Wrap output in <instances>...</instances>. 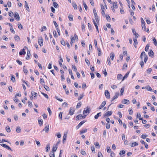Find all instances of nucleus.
Masks as SVG:
<instances>
[{"label": "nucleus", "instance_id": "nucleus-1", "mask_svg": "<svg viewBox=\"0 0 157 157\" xmlns=\"http://www.w3.org/2000/svg\"><path fill=\"white\" fill-rule=\"evenodd\" d=\"M90 108L88 107L87 108H85L84 109L83 113V114H84L86 113L89 114L90 113Z\"/></svg>", "mask_w": 157, "mask_h": 157}, {"label": "nucleus", "instance_id": "nucleus-2", "mask_svg": "<svg viewBox=\"0 0 157 157\" xmlns=\"http://www.w3.org/2000/svg\"><path fill=\"white\" fill-rule=\"evenodd\" d=\"M86 116V115H84V116H83L81 114H79L78 115V116H77L76 117V121H78L79 120V117H80V119L81 118H85Z\"/></svg>", "mask_w": 157, "mask_h": 157}, {"label": "nucleus", "instance_id": "nucleus-3", "mask_svg": "<svg viewBox=\"0 0 157 157\" xmlns=\"http://www.w3.org/2000/svg\"><path fill=\"white\" fill-rule=\"evenodd\" d=\"M112 114V112L111 111H107L106 113L103 115V118L105 117H108L111 116Z\"/></svg>", "mask_w": 157, "mask_h": 157}, {"label": "nucleus", "instance_id": "nucleus-4", "mask_svg": "<svg viewBox=\"0 0 157 157\" xmlns=\"http://www.w3.org/2000/svg\"><path fill=\"white\" fill-rule=\"evenodd\" d=\"M0 145L2 146L7 149H8L9 150H10L11 151H12V149L10 147H9L7 145H6V144H0Z\"/></svg>", "mask_w": 157, "mask_h": 157}, {"label": "nucleus", "instance_id": "nucleus-5", "mask_svg": "<svg viewBox=\"0 0 157 157\" xmlns=\"http://www.w3.org/2000/svg\"><path fill=\"white\" fill-rule=\"evenodd\" d=\"M38 44L40 46H42L43 45V39L41 37H40L38 38Z\"/></svg>", "mask_w": 157, "mask_h": 157}, {"label": "nucleus", "instance_id": "nucleus-6", "mask_svg": "<svg viewBox=\"0 0 157 157\" xmlns=\"http://www.w3.org/2000/svg\"><path fill=\"white\" fill-rule=\"evenodd\" d=\"M105 97L107 98H110V93L109 92L108 90H106L105 91Z\"/></svg>", "mask_w": 157, "mask_h": 157}, {"label": "nucleus", "instance_id": "nucleus-7", "mask_svg": "<svg viewBox=\"0 0 157 157\" xmlns=\"http://www.w3.org/2000/svg\"><path fill=\"white\" fill-rule=\"evenodd\" d=\"M14 18L18 21L20 20V17L18 13L17 12H15L14 13Z\"/></svg>", "mask_w": 157, "mask_h": 157}, {"label": "nucleus", "instance_id": "nucleus-8", "mask_svg": "<svg viewBox=\"0 0 157 157\" xmlns=\"http://www.w3.org/2000/svg\"><path fill=\"white\" fill-rule=\"evenodd\" d=\"M86 121H82L76 126V128L77 129H78Z\"/></svg>", "mask_w": 157, "mask_h": 157}, {"label": "nucleus", "instance_id": "nucleus-9", "mask_svg": "<svg viewBox=\"0 0 157 157\" xmlns=\"http://www.w3.org/2000/svg\"><path fill=\"white\" fill-rule=\"evenodd\" d=\"M49 130V125L48 124L47 125H46L45 128H44L43 129V131H44L45 132H46L47 133Z\"/></svg>", "mask_w": 157, "mask_h": 157}, {"label": "nucleus", "instance_id": "nucleus-10", "mask_svg": "<svg viewBox=\"0 0 157 157\" xmlns=\"http://www.w3.org/2000/svg\"><path fill=\"white\" fill-rule=\"evenodd\" d=\"M119 96V93H115V95L113 97V98L111 100V102H112L114 100L116 99Z\"/></svg>", "mask_w": 157, "mask_h": 157}, {"label": "nucleus", "instance_id": "nucleus-11", "mask_svg": "<svg viewBox=\"0 0 157 157\" xmlns=\"http://www.w3.org/2000/svg\"><path fill=\"white\" fill-rule=\"evenodd\" d=\"M148 55L150 56L151 57H154V53L153 51H152V50L151 49H150V51L148 52Z\"/></svg>", "mask_w": 157, "mask_h": 157}, {"label": "nucleus", "instance_id": "nucleus-12", "mask_svg": "<svg viewBox=\"0 0 157 157\" xmlns=\"http://www.w3.org/2000/svg\"><path fill=\"white\" fill-rule=\"evenodd\" d=\"M132 30L133 33L135 36V38L136 39L138 37L139 35L136 33V30L134 29H132Z\"/></svg>", "mask_w": 157, "mask_h": 157}, {"label": "nucleus", "instance_id": "nucleus-13", "mask_svg": "<svg viewBox=\"0 0 157 157\" xmlns=\"http://www.w3.org/2000/svg\"><path fill=\"white\" fill-rule=\"evenodd\" d=\"M75 110L74 108H71L70 109L69 114L70 115H72L74 113Z\"/></svg>", "mask_w": 157, "mask_h": 157}, {"label": "nucleus", "instance_id": "nucleus-14", "mask_svg": "<svg viewBox=\"0 0 157 157\" xmlns=\"http://www.w3.org/2000/svg\"><path fill=\"white\" fill-rule=\"evenodd\" d=\"M106 102L105 101H104L101 104V105H100V106L99 107V109H101L102 108H103V107H104L105 105L106 104Z\"/></svg>", "mask_w": 157, "mask_h": 157}, {"label": "nucleus", "instance_id": "nucleus-15", "mask_svg": "<svg viewBox=\"0 0 157 157\" xmlns=\"http://www.w3.org/2000/svg\"><path fill=\"white\" fill-rule=\"evenodd\" d=\"M21 51L19 52V55L20 56H21L23 54L25 55L26 54V52L25 51L24 48L22 49Z\"/></svg>", "mask_w": 157, "mask_h": 157}, {"label": "nucleus", "instance_id": "nucleus-16", "mask_svg": "<svg viewBox=\"0 0 157 157\" xmlns=\"http://www.w3.org/2000/svg\"><path fill=\"white\" fill-rule=\"evenodd\" d=\"M30 56V51L28 49L27 56L26 58V59L28 60L29 59Z\"/></svg>", "mask_w": 157, "mask_h": 157}, {"label": "nucleus", "instance_id": "nucleus-17", "mask_svg": "<svg viewBox=\"0 0 157 157\" xmlns=\"http://www.w3.org/2000/svg\"><path fill=\"white\" fill-rule=\"evenodd\" d=\"M133 40L134 43V46L136 48V45L138 44L137 40L136 39V38H134Z\"/></svg>", "mask_w": 157, "mask_h": 157}, {"label": "nucleus", "instance_id": "nucleus-18", "mask_svg": "<svg viewBox=\"0 0 157 157\" xmlns=\"http://www.w3.org/2000/svg\"><path fill=\"white\" fill-rule=\"evenodd\" d=\"M101 112H99L96 115L94 116V118L96 119H98V117L101 116Z\"/></svg>", "mask_w": 157, "mask_h": 157}, {"label": "nucleus", "instance_id": "nucleus-19", "mask_svg": "<svg viewBox=\"0 0 157 157\" xmlns=\"http://www.w3.org/2000/svg\"><path fill=\"white\" fill-rule=\"evenodd\" d=\"M25 8L26 9V10H27L29 11V6L28 5L27 2L26 1H25Z\"/></svg>", "mask_w": 157, "mask_h": 157}, {"label": "nucleus", "instance_id": "nucleus-20", "mask_svg": "<svg viewBox=\"0 0 157 157\" xmlns=\"http://www.w3.org/2000/svg\"><path fill=\"white\" fill-rule=\"evenodd\" d=\"M145 55H146V54H145V52H141V55H140V58L142 60V59H143V57H144V56Z\"/></svg>", "mask_w": 157, "mask_h": 157}, {"label": "nucleus", "instance_id": "nucleus-21", "mask_svg": "<svg viewBox=\"0 0 157 157\" xmlns=\"http://www.w3.org/2000/svg\"><path fill=\"white\" fill-rule=\"evenodd\" d=\"M122 101L124 104H129V101L127 99H124Z\"/></svg>", "mask_w": 157, "mask_h": 157}, {"label": "nucleus", "instance_id": "nucleus-22", "mask_svg": "<svg viewBox=\"0 0 157 157\" xmlns=\"http://www.w3.org/2000/svg\"><path fill=\"white\" fill-rule=\"evenodd\" d=\"M63 62V59H62V58L61 57H60V58L59 59V65H60V67H62V63L61 62Z\"/></svg>", "mask_w": 157, "mask_h": 157}, {"label": "nucleus", "instance_id": "nucleus-23", "mask_svg": "<svg viewBox=\"0 0 157 157\" xmlns=\"http://www.w3.org/2000/svg\"><path fill=\"white\" fill-rule=\"evenodd\" d=\"M10 30L13 33L15 34V32L12 27V25L11 24H10Z\"/></svg>", "mask_w": 157, "mask_h": 157}, {"label": "nucleus", "instance_id": "nucleus-24", "mask_svg": "<svg viewBox=\"0 0 157 157\" xmlns=\"http://www.w3.org/2000/svg\"><path fill=\"white\" fill-rule=\"evenodd\" d=\"M38 121L39 124L40 126H41L43 124V121L42 119H39L38 120Z\"/></svg>", "mask_w": 157, "mask_h": 157}, {"label": "nucleus", "instance_id": "nucleus-25", "mask_svg": "<svg viewBox=\"0 0 157 157\" xmlns=\"http://www.w3.org/2000/svg\"><path fill=\"white\" fill-rule=\"evenodd\" d=\"M125 153V151H124V150H121L120 151V153H119V155H120L121 156V157H122V155H123V154H124Z\"/></svg>", "mask_w": 157, "mask_h": 157}, {"label": "nucleus", "instance_id": "nucleus-26", "mask_svg": "<svg viewBox=\"0 0 157 157\" xmlns=\"http://www.w3.org/2000/svg\"><path fill=\"white\" fill-rule=\"evenodd\" d=\"M138 145V144L137 143L135 142L132 143L131 146L132 147H135V146H136Z\"/></svg>", "mask_w": 157, "mask_h": 157}, {"label": "nucleus", "instance_id": "nucleus-27", "mask_svg": "<svg viewBox=\"0 0 157 157\" xmlns=\"http://www.w3.org/2000/svg\"><path fill=\"white\" fill-rule=\"evenodd\" d=\"M16 131L17 133H20L21 131V129L20 127H17L16 129Z\"/></svg>", "mask_w": 157, "mask_h": 157}, {"label": "nucleus", "instance_id": "nucleus-28", "mask_svg": "<svg viewBox=\"0 0 157 157\" xmlns=\"http://www.w3.org/2000/svg\"><path fill=\"white\" fill-rule=\"evenodd\" d=\"M122 77V76L121 74H118L117 76V79L118 80L121 79V78Z\"/></svg>", "mask_w": 157, "mask_h": 157}, {"label": "nucleus", "instance_id": "nucleus-29", "mask_svg": "<svg viewBox=\"0 0 157 157\" xmlns=\"http://www.w3.org/2000/svg\"><path fill=\"white\" fill-rule=\"evenodd\" d=\"M31 93L32 96H33L34 97H36V95L37 94L36 93L34 92L33 91H32Z\"/></svg>", "mask_w": 157, "mask_h": 157}, {"label": "nucleus", "instance_id": "nucleus-30", "mask_svg": "<svg viewBox=\"0 0 157 157\" xmlns=\"http://www.w3.org/2000/svg\"><path fill=\"white\" fill-rule=\"evenodd\" d=\"M111 56H110V58H111V60H113L114 58V56H115L114 54V53L112 52L111 54Z\"/></svg>", "mask_w": 157, "mask_h": 157}, {"label": "nucleus", "instance_id": "nucleus-31", "mask_svg": "<svg viewBox=\"0 0 157 157\" xmlns=\"http://www.w3.org/2000/svg\"><path fill=\"white\" fill-rule=\"evenodd\" d=\"M97 50L98 52V55L99 56H100L101 55V49L100 48H98Z\"/></svg>", "mask_w": 157, "mask_h": 157}, {"label": "nucleus", "instance_id": "nucleus-32", "mask_svg": "<svg viewBox=\"0 0 157 157\" xmlns=\"http://www.w3.org/2000/svg\"><path fill=\"white\" fill-rule=\"evenodd\" d=\"M83 4L86 10H87L88 7L85 3L83 1Z\"/></svg>", "mask_w": 157, "mask_h": 157}, {"label": "nucleus", "instance_id": "nucleus-33", "mask_svg": "<svg viewBox=\"0 0 157 157\" xmlns=\"http://www.w3.org/2000/svg\"><path fill=\"white\" fill-rule=\"evenodd\" d=\"M6 129L8 132H10V129L9 126H7L6 127Z\"/></svg>", "mask_w": 157, "mask_h": 157}, {"label": "nucleus", "instance_id": "nucleus-34", "mask_svg": "<svg viewBox=\"0 0 157 157\" xmlns=\"http://www.w3.org/2000/svg\"><path fill=\"white\" fill-rule=\"evenodd\" d=\"M72 6L73 7L75 10H77V6L76 4L75 3H73Z\"/></svg>", "mask_w": 157, "mask_h": 157}, {"label": "nucleus", "instance_id": "nucleus-35", "mask_svg": "<svg viewBox=\"0 0 157 157\" xmlns=\"http://www.w3.org/2000/svg\"><path fill=\"white\" fill-rule=\"evenodd\" d=\"M84 96V93H82V94H80V97L78 98V100L79 101V100H81L83 98V97Z\"/></svg>", "mask_w": 157, "mask_h": 157}, {"label": "nucleus", "instance_id": "nucleus-36", "mask_svg": "<svg viewBox=\"0 0 157 157\" xmlns=\"http://www.w3.org/2000/svg\"><path fill=\"white\" fill-rule=\"evenodd\" d=\"M53 6L56 8H58V5L56 2H53Z\"/></svg>", "mask_w": 157, "mask_h": 157}, {"label": "nucleus", "instance_id": "nucleus-37", "mask_svg": "<svg viewBox=\"0 0 157 157\" xmlns=\"http://www.w3.org/2000/svg\"><path fill=\"white\" fill-rule=\"evenodd\" d=\"M124 87H122L121 89V94H120V95H123V94L124 93Z\"/></svg>", "mask_w": 157, "mask_h": 157}, {"label": "nucleus", "instance_id": "nucleus-38", "mask_svg": "<svg viewBox=\"0 0 157 157\" xmlns=\"http://www.w3.org/2000/svg\"><path fill=\"white\" fill-rule=\"evenodd\" d=\"M146 89L150 91H151L152 90V89L151 88L150 86H148L146 87Z\"/></svg>", "mask_w": 157, "mask_h": 157}, {"label": "nucleus", "instance_id": "nucleus-39", "mask_svg": "<svg viewBox=\"0 0 157 157\" xmlns=\"http://www.w3.org/2000/svg\"><path fill=\"white\" fill-rule=\"evenodd\" d=\"M82 105V103L81 101L79 102L78 103L77 105H76V108H78L80 107Z\"/></svg>", "mask_w": 157, "mask_h": 157}, {"label": "nucleus", "instance_id": "nucleus-40", "mask_svg": "<svg viewBox=\"0 0 157 157\" xmlns=\"http://www.w3.org/2000/svg\"><path fill=\"white\" fill-rule=\"evenodd\" d=\"M87 131V129H85L84 130H82L80 131V134H81L82 133H85Z\"/></svg>", "mask_w": 157, "mask_h": 157}, {"label": "nucleus", "instance_id": "nucleus-41", "mask_svg": "<svg viewBox=\"0 0 157 157\" xmlns=\"http://www.w3.org/2000/svg\"><path fill=\"white\" fill-rule=\"evenodd\" d=\"M50 149V145L49 144H48L46 147V151L47 152H48V151Z\"/></svg>", "mask_w": 157, "mask_h": 157}, {"label": "nucleus", "instance_id": "nucleus-42", "mask_svg": "<svg viewBox=\"0 0 157 157\" xmlns=\"http://www.w3.org/2000/svg\"><path fill=\"white\" fill-rule=\"evenodd\" d=\"M93 13L95 17H97V16H98L97 15V12H96V10L95 8H94L93 10Z\"/></svg>", "mask_w": 157, "mask_h": 157}, {"label": "nucleus", "instance_id": "nucleus-43", "mask_svg": "<svg viewBox=\"0 0 157 157\" xmlns=\"http://www.w3.org/2000/svg\"><path fill=\"white\" fill-rule=\"evenodd\" d=\"M147 60V55L146 54L144 56V62L146 63Z\"/></svg>", "mask_w": 157, "mask_h": 157}, {"label": "nucleus", "instance_id": "nucleus-44", "mask_svg": "<svg viewBox=\"0 0 157 157\" xmlns=\"http://www.w3.org/2000/svg\"><path fill=\"white\" fill-rule=\"evenodd\" d=\"M49 155L50 157H55V155L53 152H50Z\"/></svg>", "mask_w": 157, "mask_h": 157}, {"label": "nucleus", "instance_id": "nucleus-45", "mask_svg": "<svg viewBox=\"0 0 157 157\" xmlns=\"http://www.w3.org/2000/svg\"><path fill=\"white\" fill-rule=\"evenodd\" d=\"M113 8H117V2H114L113 4Z\"/></svg>", "mask_w": 157, "mask_h": 157}, {"label": "nucleus", "instance_id": "nucleus-46", "mask_svg": "<svg viewBox=\"0 0 157 157\" xmlns=\"http://www.w3.org/2000/svg\"><path fill=\"white\" fill-rule=\"evenodd\" d=\"M14 39L18 41L20 40V38L19 36L16 35L14 36Z\"/></svg>", "mask_w": 157, "mask_h": 157}, {"label": "nucleus", "instance_id": "nucleus-47", "mask_svg": "<svg viewBox=\"0 0 157 157\" xmlns=\"http://www.w3.org/2000/svg\"><path fill=\"white\" fill-rule=\"evenodd\" d=\"M60 42H61V43L62 45H63V46H65L66 44H65L64 40H63V39L62 40H61Z\"/></svg>", "mask_w": 157, "mask_h": 157}, {"label": "nucleus", "instance_id": "nucleus-48", "mask_svg": "<svg viewBox=\"0 0 157 157\" xmlns=\"http://www.w3.org/2000/svg\"><path fill=\"white\" fill-rule=\"evenodd\" d=\"M67 134H64L63 135V142L64 141V140H66V139H67Z\"/></svg>", "mask_w": 157, "mask_h": 157}, {"label": "nucleus", "instance_id": "nucleus-49", "mask_svg": "<svg viewBox=\"0 0 157 157\" xmlns=\"http://www.w3.org/2000/svg\"><path fill=\"white\" fill-rule=\"evenodd\" d=\"M153 41L154 42V44L156 46L157 44V42L156 41V40L155 38H154L153 39Z\"/></svg>", "mask_w": 157, "mask_h": 157}, {"label": "nucleus", "instance_id": "nucleus-50", "mask_svg": "<svg viewBox=\"0 0 157 157\" xmlns=\"http://www.w3.org/2000/svg\"><path fill=\"white\" fill-rule=\"evenodd\" d=\"M40 83L42 85H44V81L43 78H40Z\"/></svg>", "mask_w": 157, "mask_h": 157}, {"label": "nucleus", "instance_id": "nucleus-51", "mask_svg": "<svg viewBox=\"0 0 157 157\" xmlns=\"http://www.w3.org/2000/svg\"><path fill=\"white\" fill-rule=\"evenodd\" d=\"M18 28L20 29H23V26L20 23L18 24Z\"/></svg>", "mask_w": 157, "mask_h": 157}, {"label": "nucleus", "instance_id": "nucleus-52", "mask_svg": "<svg viewBox=\"0 0 157 157\" xmlns=\"http://www.w3.org/2000/svg\"><path fill=\"white\" fill-rule=\"evenodd\" d=\"M57 147L56 146H53L52 148V151L53 152H55L57 150Z\"/></svg>", "mask_w": 157, "mask_h": 157}, {"label": "nucleus", "instance_id": "nucleus-53", "mask_svg": "<svg viewBox=\"0 0 157 157\" xmlns=\"http://www.w3.org/2000/svg\"><path fill=\"white\" fill-rule=\"evenodd\" d=\"M62 113H63L62 112H60L59 115V118H60L61 119V120H62Z\"/></svg>", "mask_w": 157, "mask_h": 157}, {"label": "nucleus", "instance_id": "nucleus-54", "mask_svg": "<svg viewBox=\"0 0 157 157\" xmlns=\"http://www.w3.org/2000/svg\"><path fill=\"white\" fill-rule=\"evenodd\" d=\"M11 80L13 82H15V79L14 77L13 76H12L11 78Z\"/></svg>", "mask_w": 157, "mask_h": 157}, {"label": "nucleus", "instance_id": "nucleus-55", "mask_svg": "<svg viewBox=\"0 0 157 157\" xmlns=\"http://www.w3.org/2000/svg\"><path fill=\"white\" fill-rule=\"evenodd\" d=\"M25 66H24L23 68L24 72L25 73H27L28 72V71L25 68Z\"/></svg>", "mask_w": 157, "mask_h": 157}, {"label": "nucleus", "instance_id": "nucleus-56", "mask_svg": "<svg viewBox=\"0 0 157 157\" xmlns=\"http://www.w3.org/2000/svg\"><path fill=\"white\" fill-rule=\"evenodd\" d=\"M149 45L148 44H147L145 47V51L147 52L149 49Z\"/></svg>", "mask_w": 157, "mask_h": 157}, {"label": "nucleus", "instance_id": "nucleus-57", "mask_svg": "<svg viewBox=\"0 0 157 157\" xmlns=\"http://www.w3.org/2000/svg\"><path fill=\"white\" fill-rule=\"evenodd\" d=\"M147 136H148L147 135L143 134L142 135L141 138H142L143 139H145V138H146V137H147Z\"/></svg>", "mask_w": 157, "mask_h": 157}, {"label": "nucleus", "instance_id": "nucleus-58", "mask_svg": "<svg viewBox=\"0 0 157 157\" xmlns=\"http://www.w3.org/2000/svg\"><path fill=\"white\" fill-rule=\"evenodd\" d=\"M44 87L47 91H49L50 90L49 88L47 86L44 85Z\"/></svg>", "mask_w": 157, "mask_h": 157}, {"label": "nucleus", "instance_id": "nucleus-59", "mask_svg": "<svg viewBox=\"0 0 157 157\" xmlns=\"http://www.w3.org/2000/svg\"><path fill=\"white\" fill-rule=\"evenodd\" d=\"M94 145L96 147H98V148H99L100 147V145L99 144L98 142H96V143H95Z\"/></svg>", "mask_w": 157, "mask_h": 157}, {"label": "nucleus", "instance_id": "nucleus-60", "mask_svg": "<svg viewBox=\"0 0 157 157\" xmlns=\"http://www.w3.org/2000/svg\"><path fill=\"white\" fill-rule=\"evenodd\" d=\"M107 61L109 65L110 66L111 64L110 59L109 58H108L107 59Z\"/></svg>", "mask_w": 157, "mask_h": 157}, {"label": "nucleus", "instance_id": "nucleus-61", "mask_svg": "<svg viewBox=\"0 0 157 157\" xmlns=\"http://www.w3.org/2000/svg\"><path fill=\"white\" fill-rule=\"evenodd\" d=\"M67 105V103L66 102L63 103L62 104V106L64 107H66Z\"/></svg>", "mask_w": 157, "mask_h": 157}, {"label": "nucleus", "instance_id": "nucleus-62", "mask_svg": "<svg viewBox=\"0 0 157 157\" xmlns=\"http://www.w3.org/2000/svg\"><path fill=\"white\" fill-rule=\"evenodd\" d=\"M72 68L76 72L77 71V68L76 67V66L74 65H72Z\"/></svg>", "mask_w": 157, "mask_h": 157}, {"label": "nucleus", "instance_id": "nucleus-63", "mask_svg": "<svg viewBox=\"0 0 157 157\" xmlns=\"http://www.w3.org/2000/svg\"><path fill=\"white\" fill-rule=\"evenodd\" d=\"M98 157H103L101 153L100 152H98Z\"/></svg>", "mask_w": 157, "mask_h": 157}, {"label": "nucleus", "instance_id": "nucleus-64", "mask_svg": "<svg viewBox=\"0 0 157 157\" xmlns=\"http://www.w3.org/2000/svg\"><path fill=\"white\" fill-rule=\"evenodd\" d=\"M9 15L10 17H12L13 15V13L12 12H9Z\"/></svg>", "mask_w": 157, "mask_h": 157}]
</instances>
